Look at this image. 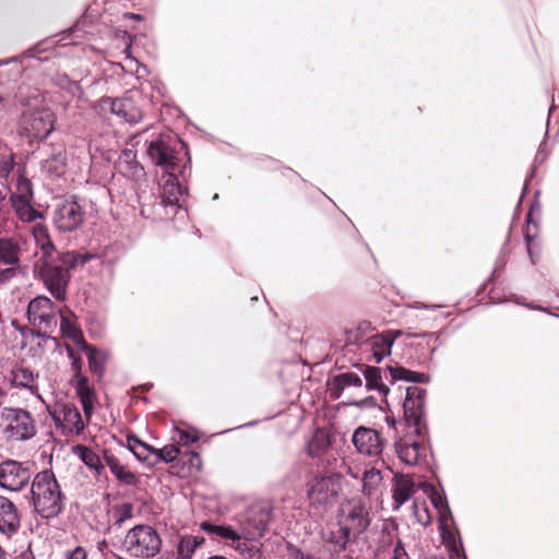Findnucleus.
<instances>
[{
  "mask_svg": "<svg viewBox=\"0 0 559 559\" xmlns=\"http://www.w3.org/2000/svg\"><path fill=\"white\" fill-rule=\"evenodd\" d=\"M151 160L165 169V171L175 170L177 166V155L170 143L163 136L153 140L146 148Z\"/></svg>",
  "mask_w": 559,
  "mask_h": 559,
  "instance_id": "obj_18",
  "label": "nucleus"
},
{
  "mask_svg": "<svg viewBox=\"0 0 559 559\" xmlns=\"http://www.w3.org/2000/svg\"><path fill=\"white\" fill-rule=\"evenodd\" d=\"M32 498L35 511L45 519L55 518L62 511V493L51 471H43L35 476Z\"/></svg>",
  "mask_w": 559,
  "mask_h": 559,
  "instance_id": "obj_2",
  "label": "nucleus"
},
{
  "mask_svg": "<svg viewBox=\"0 0 559 559\" xmlns=\"http://www.w3.org/2000/svg\"><path fill=\"white\" fill-rule=\"evenodd\" d=\"M173 440L179 444L186 445L189 443H193L198 441V437H192L189 432L181 430V429H175L173 435Z\"/></svg>",
  "mask_w": 559,
  "mask_h": 559,
  "instance_id": "obj_49",
  "label": "nucleus"
},
{
  "mask_svg": "<svg viewBox=\"0 0 559 559\" xmlns=\"http://www.w3.org/2000/svg\"><path fill=\"white\" fill-rule=\"evenodd\" d=\"M84 218L82 205L74 199H68L57 205L53 224L60 231H73L82 225Z\"/></svg>",
  "mask_w": 559,
  "mask_h": 559,
  "instance_id": "obj_15",
  "label": "nucleus"
},
{
  "mask_svg": "<svg viewBox=\"0 0 559 559\" xmlns=\"http://www.w3.org/2000/svg\"><path fill=\"white\" fill-rule=\"evenodd\" d=\"M204 538L200 536H183L178 545V556L181 559H191L195 549L203 544Z\"/></svg>",
  "mask_w": 559,
  "mask_h": 559,
  "instance_id": "obj_38",
  "label": "nucleus"
},
{
  "mask_svg": "<svg viewBox=\"0 0 559 559\" xmlns=\"http://www.w3.org/2000/svg\"><path fill=\"white\" fill-rule=\"evenodd\" d=\"M430 499H431V502H432L435 509L438 511L441 535L445 539L447 538V532H445L447 521L451 516V511H450L448 501L445 500V498L442 495H440L437 491H433L431 493Z\"/></svg>",
  "mask_w": 559,
  "mask_h": 559,
  "instance_id": "obj_34",
  "label": "nucleus"
},
{
  "mask_svg": "<svg viewBox=\"0 0 559 559\" xmlns=\"http://www.w3.org/2000/svg\"><path fill=\"white\" fill-rule=\"evenodd\" d=\"M369 524V512L362 501L353 499L342 506L338 525L353 537L364 533Z\"/></svg>",
  "mask_w": 559,
  "mask_h": 559,
  "instance_id": "obj_10",
  "label": "nucleus"
},
{
  "mask_svg": "<svg viewBox=\"0 0 559 559\" xmlns=\"http://www.w3.org/2000/svg\"><path fill=\"white\" fill-rule=\"evenodd\" d=\"M10 380L13 386L28 389L32 394L45 403L41 395L38 393V388L34 384V374L29 369L16 368L12 370Z\"/></svg>",
  "mask_w": 559,
  "mask_h": 559,
  "instance_id": "obj_30",
  "label": "nucleus"
},
{
  "mask_svg": "<svg viewBox=\"0 0 559 559\" xmlns=\"http://www.w3.org/2000/svg\"><path fill=\"white\" fill-rule=\"evenodd\" d=\"M20 522V515L14 503L0 496V533L11 537L19 531Z\"/></svg>",
  "mask_w": 559,
  "mask_h": 559,
  "instance_id": "obj_20",
  "label": "nucleus"
},
{
  "mask_svg": "<svg viewBox=\"0 0 559 559\" xmlns=\"http://www.w3.org/2000/svg\"><path fill=\"white\" fill-rule=\"evenodd\" d=\"M118 169L132 179H140L145 175L144 168L136 160V153L132 148H126L121 152L118 159Z\"/></svg>",
  "mask_w": 559,
  "mask_h": 559,
  "instance_id": "obj_26",
  "label": "nucleus"
},
{
  "mask_svg": "<svg viewBox=\"0 0 559 559\" xmlns=\"http://www.w3.org/2000/svg\"><path fill=\"white\" fill-rule=\"evenodd\" d=\"M10 64H20L22 67V70H35L39 67L38 60L33 56L0 59V67H5Z\"/></svg>",
  "mask_w": 559,
  "mask_h": 559,
  "instance_id": "obj_42",
  "label": "nucleus"
},
{
  "mask_svg": "<svg viewBox=\"0 0 559 559\" xmlns=\"http://www.w3.org/2000/svg\"><path fill=\"white\" fill-rule=\"evenodd\" d=\"M362 493L369 500L379 501L383 493V477L379 469L370 468L362 476Z\"/></svg>",
  "mask_w": 559,
  "mask_h": 559,
  "instance_id": "obj_23",
  "label": "nucleus"
},
{
  "mask_svg": "<svg viewBox=\"0 0 559 559\" xmlns=\"http://www.w3.org/2000/svg\"><path fill=\"white\" fill-rule=\"evenodd\" d=\"M15 559H35L31 552H23L17 556Z\"/></svg>",
  "mask_w": 559,
  "mask_h": 559,
  "instance_id": "obj_59",
  "label": "nucleus"
},
{
  "mask_svg": "<svg viewBox=\"0 0 559 559\" xmlns=\"http://www.w3.org/2000/svg\"><path fill=\"white\" fill-rule=\"evenodd\" d=\"M33 197V191H32V183L31 181L23 177V176H20L17 179H16V183H15V191L12 193L10 200H13V199H32Z\"/></svg>",
  "mask_w": 559,
  "mask_h": 559,
  "instance_id": "obj_43",
  "label": "nucleus"
},
{
  "mask_svg": "<svg viewBox=\"0 0 559 559\" xmlns=\"http://www.w3.org/2000/svg\"><path fill=\"white\" fill-rule=\"evenodd\" d=\"M341 489L338 474L316 476L308 483L307 496L312 508L325 510L336 502Z\"/></svg>",
  "mask_w": 559,
  "mask_h": 559,
  "instance_id": "obj_6",
  "label": "nucleus"
},
{
  "mask_svg": "<svg viewBox=\"0 0 559 559\" xmlns=\"http://www.w3.org/2000/svg\"><path fill=\"white\" fill-rule=\"evenodd\" d=\"M67 151L63 144L50 145L40 160V170L48 177H60L66 173Z\"/></svg>",
  "mask_w": 559,
  "mask_h": 559,
  "instance_id": "obj_19",
  "label": "nucleus"
},
{
  "mask_svg": "<svg viewBox=\"0 0 559 559\" xmlns=\"http://www.w3.org/2000/svg\"><path fill=\"white\" fill-rule=\"evenodd\" d=\"M58 312L59 309L48 297L37 296L28 302L26 314L31 324L48 330L57 325Z\"/></svg>",
  "mask_w": 559,
  "mask_h": 559,
  "instance_id": "obj_12",
  "label": "nucleus"
},
{
  "mask_svg": "<svg viewBox=\"0 0 559 559\" xmlns=\"http://www.w3.org/2000/svg\"><path fill=\"white\" fill-rule=\"evenodd\" d=\"M386 370L390 372L392 381L404 380L414 383H423L428 381V376L425 373L412 371L404 367H389Z\"/></svg>",
  "mask_w": 559,
  "mask_h": 559,
  "instance_id": "obj_35",
  "label": "nucleus"
},
{
  "mask_svg": "<svg viewBox=\"0 0 559 559\" xmlns=\"http://www.w3.org/2000/svg\"><path fill=\"white\" fill-rule=\"evenodd\" d=\"M413 308H415V309H436V308H439V306H437V305L428 306V305H425V304L416 302L413 306Z\"/></svg>",
  "mask_w": 559,
  "mask_h": 559,
  "instance_id": "obj_57",
  "label": "nucleus"
},
{
  "mask_svg": "<svg viewBox=\"0 0 559 559\" xmlns=\"http://www.w3.org/2000/svg\"><path fill=\"white\" fill-rule=\"evenodd\" d=\"M5 322H1L0 325V341L4 337Z\"/></svg>",
  "mask_w": 559,
  "mask_h": 559,
  "instance_id": "obj_61",
  "label": "nucleus"
},
{
  "mask_svg": "<svg viewBox=\"0 0 559 559\" xmlns=\"http://www.w3.org/2000/svg\"><path fill=\"white\" fill-rule=\"evenodd\" d=\"M201 528L209 534L218 536L224 539H230V540H240L241 536L240 533L236 530H234L229 525H215L207 522H203L201 524Z\"/></svg>",
  "mask_w": 559,
  "mask_h": 559,
  "instance_id": "obj_37",
  "label": "nucleus"
},
{
  "mask_svg": "<svg viewBox=\"0 0 559 559\" xmlns=\"http://www.w3.org/2000/svg\"><path fill=\"white\" fill-rule=\"evenodd\" d=\"M93 258L90 253L67 251L60 254V264L52 260L43 261L38 266V275L47 290L59 301H64L68 296V286L71 280L70 271L78 265H83Z\"/></svg>",
  "mask_w": 559,
  "mask_h": 559,
  "instance_id": "obj_1",
  "label": "nucleus"
},
{
  "mask_svg": "<svg viewBox=\"0 0 559 559\" xmlns=\"http://www.w3.org/2000/svg\"><path fill=\"white\" fill-rule=\"evenodd\" d=\"M185 189L179 185L178 178L173 170L165 171L160 177V199L162 204L167 210L166 215H178L182 210L180 200L185 194Z\"/></svg>",
  "mask_w": 559,
  "mask_h": 559,
  "instance_id": "obj_16",
  "label": "nucleus"
},
{
  "mask_svg": "<svg viewBox=\"0 0 559 559\" xmlns=\"http://www.w3.org/2000/svg\"><path fill=\"white\" fill-rule=\"evenodd\" d=\"M394 452L399 460L408 466L421 464L427 456L426 430L407 429L394 440Z\"/></svg>",
  "mask_w": 559,
  "mask_h": 559,
  "instance_id": "obj_5",
  "label": "nucleus"
},
{
  "mask_svg": "<svg viewBox=\"0 0 559 559\" xmlns=\"http://www.w3.org/2000/svg\"><path fill=\"white\" fill-rule=\"evenodd\" d=\"M72 368L75 371V374L78 372L81 373V361L79 359L74 358L73 361H72Z\"/></svg>",
  "mask_w": 559,
  "mask_h": 559,
  "instance_id": "obj_58",
  "label": "nucleus"
},
{
  "mask_svg": "<svg viewBox=\"0 0 559 559\" xmlns=\"http://www.w3.org/2000/svg\"><path fill=\"white\" fill-rule=\"evenodd\" d=\"M1 418L8 439L25 441L36 435V424L32 415L22 408H3Z\"/></svg>",
  "mask_w": 559,
  "mask_h": 559,
  "instance_id": "obj_9",
  "label": "nucleus"
},
{
  "mask_svg": "<svg viewBox=\"0 0 559 559\" xmlns=\"http://www.w3.org/2000/svg\"><path fill=\"white\" fill-rule=\"evenodd\" d=\"M40 102L39 94L36 93L31 100L23 103L28 110L23 112L21 127L29 139H46L55 129L53 112L47 108H38Z\"/></svg>",
  "mask_w": 559,
  "mask_h": 559,
  "instance_id": "obj_4",
  "label": "nucleus"
},
{
  "mask_svg": "<svg viewBox=\"0 0 559 559\" xmlns=\"http://www.w3.org/2000/svg\"><path fill=\"white\" fill-rule=\"evenodd\" d=\"M293 559H325L321 555L316 552H306L298 548L292 550Z\"/></svg>",
  "mask_w": 559,
  "mask_h": 559,
  "instance_id": "obj_50",
  "label": "nucleus"
},
{
  "mask_svg": "<svg viewBox=\"0 0 559 559\" xmlns=\"http://www.w3.org/2000/svg\"><path fill=\"white\" fill-rule=\"evenodd\" d=\"M76 31H78L76 26L69 29V35H71V36L74 35L76 33Z\"/></svg>",
  "mask_w": 559,
  "mask_h": 559,
  "instance_id": "obj_64",
  "label": "nucleus"
},
{
  "mask_svg": "<svg viewBox=\"0 0 559 559\" xmlns=\"http://www.w3.org/2000/svg\"><path fill=\"white\" fill-rule=\"evenodd\" d=\"M426 390L419 386H408L403 404L406 429H424V408Z\"/></svg>",
  "mask_w": 559,
  "mask_h": 559,
  "instance_id": "obj_14",
  "label": "nucleus"
},
{
  "mask_svg": "<svg viewBox=\"0 0 559 559\" xmlns=\"http://www.w3.org/2000/svg\"><path fill=\"white\" fill-rule=\"evenodd\" d=\"M22 247L12 237H0V264L21 265Z\"/></svg>",
  "mask_w": 559,
  "mask_h": 559,
  "instance_id": "obj_25",
  "label": "nucleus"
},
{
  "mask_svg": "<svg viewBox=\"0 0 559 559\" xmlns=\"http://www.w3.org/2000/svg\"><path fill=\"white\" fill-rule=\"evenodd\" d=\"M12 167H13V163H12V160H11V159H10V160H5V162H4L3 169H5V170H8V171H9V170H11V169H12Z\"/></svg>",
  "mask_w": 559,
  "mask_h": 559,
  "instance_id": "obj_60",
  "label": "nucleus"
},
{
  "mask_svg": "<svg viewBox=\"0 0 559 559\" xmlns=\"http://www.w3.org/2000/svg\"><path fill=\"white\" fill-rule=\"evenodd\" d=\"M354 538L348 532L340 525L336 530H331L323 536V540L332 555H338L346 548L347 543Z\"/></svg>",
  "mask_w": 559,
  "mask_h": 559,
  "instance_id": "obj_28",
  "label": "nucleus"
},
{
  "mask_svg": "<svg viewBox=\"0 0 559 559\" xmlns=\"http://www.w3.org/2000/svg\"><path fill=\"white\" fill-rule=\"evenodd\" d=\"M183 466L187 467L189 475H194L202 469V460L199 453L194 451L185 452L182 455Z\"/></svg>",
  "mask_w": 559,
  "mask_h": 559,
  "instance_id": "obj_44",
  "label": "nucleus"
},
{
  "mask_svg": "<svg viewBox=\"0 0 559 559\" xmlns=\"http://www.w3.org/2000/svg\"><path fill=\"white\" fill-rule=\"evenodd\" d=\"M64 559H86V551L82 547H76L64 554Z\"/></svg>",
  "mask_w": 559,
  "mask_h": 559,
  "instance_id": "obj_52",
  "label": "nucleus"
},
{
  "mask_svg": "<svg viewBox=\"0 0 559 559\" xmlns=\"http://www.w3.org/2000/svg\"><path fill=\"white\" fill-rule=\"evenodd\" d=\"M393 559H409L401 540H397L393 549Z\"/></svg>",
  "mask_w": 559,
  "mask_h": 559,
  "instance_id": "obj_53",
  "label": "nucleus"
},
{
  "mask_svg": "<svg viewBox=\"0 0 559 559\" xmlns=\"http://www.w3.org/2000/svg\"><path fill=\"white\" fill-rule=\"evenodd\" d=\"M32 472L27 463L7 460L0 463V487L9 491H19L28 485Z\"/></svg>",
  "mask_w": 559,
  "mask_h": 559,
  "instance_id": "obj_13",
  "label": "nucleus"
},
{
  "mask_svg": "<svg viewBox=\"0 0 559 559\" xmlns=\"http://www.w3.org/2000/svg\"><path fill=\"white\" fill-rule=\"evenodd\" d=\"M104 460L105 464L120 483L126 485H133L135 483V475L121 464L119 459L114 454L105 452Z\"/></svg>",
  "mask_w": 559,
  "mask_h": 559,
  "instance_id": "obj_29",
  "label": "nucleus"
},
{
  "mask_svg": "<svg viewBox=\"0 0 559 559\" xmlns=\"http://www.w3.org/2000/svg\"><path fill=\"white\" fill-rule=\"evenodd\" d=\"M346 389L362 390V379L356 372H344L335 376L329 382L330 394L333 399H340Z\"/></svg>",
  "mask_w": 559,
  "mask_h": 559,
  "instance_id": "obj_22",
  "label": "nucleus"
},
{
  "mask_svg": "<svg viewBox=\"0 0 559 559\" xmlns=\"http://www.w3.org/2000/svg\"><path fill=\"white\" fill-rule=\"evenodd\" d=\"M364 377L366 384L364 389L366 391H378L382 395L389 393V386L382 382L381 370L377 367H366L364 369Z\"/></svg>",
  "mask_w": 559,
  "mask_h": 559,
  "instance_id": "obj_31",
  "label": "nucleus"
},
{
  "mask_svg": "<svg viewBox=\"0 0 559 559\" xmlns=\"http://www.w3.org/2000/svg\"><path fill=\"white\" fill-rule=\"evenodd\" d=\"M421 336L431 338V337H435V334L433 333H424V334H421Z\"/></svg>",
  "mask_w": 559,
  "mask_h": 559,
  "instance_id": "obj_63",
  "label": "nucleus"
},
{
  "mask_svg": "<svg viewBox=\"0 0 559 559\" xmlns=\"http://www.w3.org/2000/svg\"><path fill=\"white\" fill-rule=\"evenodd\" d=\"M367 346L372 353V357L380 362L384 357L391 354L392 346L390 341L383 334H377L367 341Z\"/></svg>",
  "mask_w": 559,
  "mask_h": 559,
  "instance_id": "obj_33",
  "label": "nucleus"
},
{
  "mask_svg": "<svg viewBox=\"0 0 559 559\" xmlns=\"http://www.w3.org/2000/svg\"><path fill=\"white\" fill-rule=\"evenodd\" d=\"M8 267L0 270V285H5L17 276L21 265H7Z\"/></svg>",
  "mask_w": 559,
  "mask_h": 559,
  "instance_id": "obj_48",
  "label": "nucleus"
},
{
  "mask_svg": "<svg viewBox=\"0 0 559 559\" xmlns=\"http://www.w3.org/2000/svg\"><path fill=\"white\" fill-rule=\"evenodd\" d=\"M402 334H403V332H402V331H400V330L388 331V332L383 333V335L385 336V338H386L388 341H390L391 346H393L394 341H395L399 336H401Z\"/></svg>",
  "mask_w": 559,
  "mask_h": 559,
  "instance_id": "obj_55",
  "label": "nucleus"
},
{
  "mask_svg": "<svg viewBox=\"0 0 559 559\" xmlns=\"http://www.w3.org/2000/svg\"><path fill=\"white\" fill-rule=\"evenodd\" d=\"M31 201L32 199L11 200L15 214L23 222H33L38 216V212L33 209Z\"/></svg>",
  "mask_w": 559,
  "mask_h": 559,
  "instance_id": "obj_36",
  "label": "nucleus"
},
{
  "mask_svg": "<svg viewBox=\"0 0 559 559\" xmlns=\"http://www.w3.org/2000/svg\"><path fill=\"white\" fill-rule=\"evenodd\" d=\"M74 453L97 475H100L105 469V465L102 463L100 457L92 449L80 444L74 448Z\"/></svg>",
  "mask_w": 559,
  "mask_h": 559,
  "instance_id": "obj_32",
  "label": "nucleus"
},
{
  "mask_svg": "<svg viewBox=\"0 0 559 559\" xmlns=\"http://www.w3.org/2000/svg\"><path fill=\"white\" fill-rule=\"evenodd\" d=\"M84 349L87 355L91 371L96 374H102L105 370L106 354L87 345L84 346Z\"/></svg>",
  "mask_w": 559,
  "mask_h": 559,
  "instance_id": "obj_39",
  "label": "nucleus"
},
{
  "mask_svg": "<svg viewBox=\"0 0 559 559\" xmlns=\"http://www.w3.org/2000/svg\"><path fill=\"white\" fill-rule=\"evenodd\" d=\"M128 449L140 461H146L151 453H154V448L141 441L134 436H129L127 439Z\"/></svg>",
  "mask_w": 559,
  "mask_h": 559,
  "instance_id": "obj_40",
  "label": "nucleus"
},
{
  "mask_svg": "<svg viewBox=\"0 0 559 559\" xmlns=\"http://www.w3.org/2000/svg\"><path fill=\"white\" fill-rule=\"evenodd\" d=\"M112 516L118 525H122L133 518V506L131 503L116 506L112 510Z\"/></svg>",
  "mask_w": 559,
  "mask_h": 559,
  "instance_id": "obj_45",
  "label": "nucleus"
},
{
  "mask_svg": "<svg viewBox=\"0 0 559 559\" xmlns=\"http://www.w3.org/2000/svg\"><path fill=\"white\" fill-rule=\"evenodd\" d=\"M272 520V509L269 504L259 503L247 509L238 519L241 538L258 540L266 532Z\"/></svg>",
  "mask_w": 559,
  "mask_h": 559,
  "instance_id": "obj_7",
  "label": "nucleus"
},
{
  "mask_svg": "<svg viewBox=\"0 0 559 559\" xmlns=\"http://www.w3.org/2000/svg\"><path fill=\"white\" fill-rule=\"evenodd\" d=\"M74 388L83 407L84 416L86 420H90L95 406V391L88 385V380L85 376L78 372L74 376Z\"/></svg>",
  "mask_w": 559,
  "mask_h": 559,
  "instance_id": "obj_21",
  "label": "nucleus"
},
{
  "mask_svg": "<svg viewBox=\"0 0 559 559\" xmlns=\"http://www.w3.org/2000/svg\"><path fill=\"white\" fill-rule=\"evenodd\" d=\"M330 447V440L323 431H317L308 443V453L312 457H319Z\"/></svg>",
  "mask_w": 559,
  "mask_h": 559,
  "instance_id": "obj_41",
  "label": "nucleus"
},
{
  "mask_svg": "<svg viewBox=\"0 0 559 559\" xmlns=\"http://www.w3.org/2000/svg\"><path fill=\"white\" fill-rule=\"evenodd\" d=\"M162 547L158 533L148 525H136L131 528L123 542L124 552L134 559H150L155 557Z\"/></svg>",
  "mask_w": 559,
  "mask_h": 559,
  "instance_id": "obj_3",
  "label": "nucleus"
},
{
  "mask_svg": "<svg viewBox=\"0 0 559 559\" xmlns=\"http://www.w3.org/2000/svg\"><path fill=\"white\" fill-rule=\"evenodd\" d=\"M415 515L417 518V521L423 525H428L431 522V515L427 508H423V510L418 509L417 506H415Z\"/></svg>",
  "mask_w": 559,
  "mask_h": 559,
  "instance_id": "obj_51",
  "label": "nucleus"
},
{
  "mask_svg": "<svg viewBox=\"0 0 559 559\" xmlns=\"http://www.w3.org/2000/svg\"><path fill=\"white\" fill-rule=\"evenodd\" d=\"M386 423L390 425V426H394L395 425V420L390 418V417H386Z\"/></svg>",
  "mask_w": 559,
  "mask_h": 559,
  "instance_id": "obj_62",
  "label": "nucleus"
},
{
  "mask_svg": "<svg viewBox=\"0 0 559 559\" xmlns=\"http://www.w3.org/2000/svg\"><path fill=\"white\" fill-rule=\"evenodd\" d=\"M60 329L74 342H80L82 338L81 331L63 314H61Z\"/></svg>",
  "mask_w": 559,
  "mask_h": 559,
  "instance_id": "obj_47",
  "label": "nucleus"
},
{
  "mask_svg": "<svg viewBox=\"0 0 559 559\" xmlns=\"http://www.w3.org/2000/svg\"><path fill=\"white\" fill-rule=\"evenodd\" d=\"M94 109L99 116L106 119H109L110 116H115L130 124L139 123L144 118L142 109L130 97H103L94 105Z\"/></svg>",
  "mask_w": 559,
  "mask_h": 559,
  "instance_id": "obj_8",
  "label": "nucleus"
},
{
  "mask_svg": "<svg viewBox=\"0 0 559 559\" xmlns=\"http://www.w3.org/2000/svg\"><path fill=\"white\" fill-rule=\"evenodd\" d=\"M352 441L360 454L368 456L381 454L385 445L379 431L362 426L354 431Z\"/></svg>",
  "mask_w": 559,
  "mask_h": 559,
  "instance_id": "obj_17",
  "label": "nucleus"
},
{
  "mask_svg": "<svg viewBox=\"0 0 559 559\" xmlns=\"http://www.w3.org/2000/svg\"><path fill=\"white\" fill-rule=\"evenodd\" d=\"M526 246H527V253H528L532 264H536L538 261V255L534 252L533 240L531 239L530 236H526Z\"/></svg>",
  "mask_w": 559,
  "mask_h": 559,
  "instance_id": "obj_54",
  "label": "nucleus"
},
{
  "mask_svg": "<svg viewBox=\"0 0 559 559\" xmlns=\"http://www.w3.org/2000/svg\"><path fill=\"white\" fill-rule=\"evenodd\" d=\"M415 492V484L407 475H396L393 487V509L399 510Z\"/></svg>",
  "mask_w": 559,
  "mask_h": 559,
  "instance_id": "obj_24",
  "label": "nucleus"
},
{
  "mask_svg": "<svg viewBox=\"0 0 559 559\" xmlns=\"http://www.w3.org/2000/svg\"><path fill=\"white\" fill-rule=\"evenodd\" d=\"M154 454L160 461L170 463V462H174L178 457V455L180 454V451L175 444H168L158 450L154 449Z\"/></svg>",
  "mask_w": 559,
  "mask_h": 559,
  "instance_id": "obj_46",
  "label": "nucleus"
},
{
  "mask_svg": "<svg viewBox=\"0 0 559 559\" xmlns=\"http://www.w3.org/2000/svg\"><path fill=\"white\" fill-rule=\"evenodd\" d=\"M382 535H383V537L381 539L382 546L384 547V546L391 545V543L393 542V538H394V536L391 534V532L385 533V531L383 530Z\"/></svg>",
  "mask_w": 559,
  "mask_h": 559,
  "instance_id": "obj_56",
  "label": "nucleus"
},
{
  "mask_svg": "<svg viewBox=\"0 0 559 559\" xmlns=\"http://www.w3.org/2000/svg\"><path fill=\"white\" fill-rule=\"evenodd\" d=\"M32 235L36 247L41 252L40 261L43 262L52 260V254L56 251V247L51 241L47 227L41 224H36L32 229Z\"/></svg>",
  "mask_w": 559,
  "mask_h": 559,
  "instance_id": "obj_27",
  "label": "nucleus"
},
{
  "mask_svg": "<svg viewBox=\"0 0 559 559\" xmlns=\"http://www.w3.org/2000/svg\"><path fill=\"white\" fill-rule=\"evenodd\" d=\"M47 409L57 427L62 429L63 435L79 436L84 431L85 421L74 404L57 402L52 406H48Z\"/></svg>",
  "mask_w": 559,
  "mask_h": 559,
  "instance_id": "obj_11",
  "label": "nucleus"
}]
</instances>
